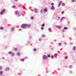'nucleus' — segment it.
I'll list each match as a JSON object with an SVG mask.
<instances>
[{
    "label": "nucleus",
    "mask_w": 76,
    "mask_h": 76,
    "mask_svg": "<svg viewBox=\"0 0 76 76\" xmlns=\"http://www.w3.org/2000/svg\"><path fill=\"white\" fill-rule=\"evenodd\" d=\"M12 8H13L14 9H15V8H16V6L15 5H14L12 6Z\"/></svg>",
    "instance_id": "obj_12"
},
{
    "label": "nucleus",
    "mask_w": 76,
    "mask_h": 76,
    "mask_svg": "<svg viewBox=\"0 0 76 76\" xmlns=\"http://www.w3.org/2000/svg\"><path fill=\"white\" fill-rule=\"evenodd\" d=\"M51 58H54V56H52L51 57Z\"/></svg>",
    "instance_id": "obj_30"
},
{
    "label": "nucleus",
    "mask_w": 76,
    "mask_h": 76,
    "mask_svg": "<svg viewBox=\"0 0 76 76\" xmlns=\"http://www.w3.org/2000/svg\"><path fill=\"white\" fill-rule=\"evenodd\" d=\"M14 50L15 51H18V48H14Z\"/></svg>",
    "instance_id": "obj_11"
},
{
    "label": "nucleus",
    "mask_w": 76,
    "mask_h": 76,
    "mask_svg": "<svg viewBox=\"0 0 76 76\" xmlns=\"http://www.w3.org/2000/svg\"><path fill=\"white\" fill-rule=\"evenodd\" d=\"M36 50H37L36 49H34V51H36Z\"/></svg>",
    "instance_id": "obj_33"
},
{
    "label": "nucleus",
    "mask_w": 76,
    "mask_h": 76,
    "mask_svg": "<svg viewBox=\"0 0 76 76\" xmlns=\"http://www.w3.org/2000/svg\"><path fill=\"white\" fill-rule=\"evenodd\" d=\"M2 12H3V13H4V12H5V10H4V9L3 10H2Z\"/></svg>",
    "instance_id": "obj_19"
},
{
    "label": "nucleus",
    "mask_w": 76,
    "mask_h": 76,
    "mask_svg": "<svg viewBox=\"0 0 76 76\" xmlns=\"http://www.w3.org/2000/svg\"><path fill=\"white\" fill-rule=\"evenodd\" d=\"M3 29H4V28L3 27H0V29H1V30H2Z\"/></svg>",
    "instance_id": "obj_17"
},
{
    "label": "nucleus",
    "mask_w": 76,
    "mask_h": 76,
    "mask_svg": "<svg viewBox=\"0 0 76 76\" xmlns=\"http://www.w3.org/2000/svg\"><path fill=\"white\" fill-rule=\"evenodd\" d=\"M41 29H42V30H43L44 29V28H43V27L41 28Z\"/></svg>",
    "instance_id": "obj_36"
},
{
    "label": "nucleus",
    "mask_w": 76,
    "mask_h": 76,
    "mask_svg": "<svg viewBox=\"0 0 76 76\" xmlns=\"http://www.w3.org/2000/svg\"><path fill=\"white\" fill-rule=\"evenodd\" d=\"M45 26V24H43L42 25V27H43V26Z\"/></svg>",
    "instance_id": "obj_24"
},
{
    "label": "nucleus",
    "mask_w": 76,
    "mask_h": 76,
    "mask_svg": "<svg viewBox=\"0 0 76 76\" xmlns=\"http://www.w3.org/2000/svg\"><path fill=\"white\" fill-rule=\"evenodd\" d=\"M64 29H68V28L67 27H65L64 28Z\"/></svg>",
    "instance_id": "obj_10"
},
{
    "label": "nucleus",
    "mask_w": 76,
    "mask_h": 76,
    "mask_svg": "<svg viewBox=\"0 0 76 76\" xmlns=\"http://www.w3.org/2000/svg\"><path fill=\"white\" fill-rule=\"evenodd\" d=\"M62 3V2L61 1H60L59 2V4L58 5L59 6H60L61 5V4Z\"/></svg>",
    "instance_id": "obj_6"
},
{
    "label": "nucleus",
    "mask_w": 76,
    "mask_h": 76,
    "mask_svg": "<svg viewBox=\"0 0 76 76\" xmlns=\"http://www.w3.org/2000/svg\"><path fill=\"white\" fill-rule=\"evenodd\" d=\"M72 2H75V0H72Z\"/></svg>",
    "instance_id": "obj_38"
},
{
    "label": "nucleus",
    "mask_w": 76,
    "mask_h": 76,
    "mask_svg": "<svg viewBox=\"0 0 76 76\" xmlns=\"http://www.w3.org/2000/svg\"><path fill=\"white\" fill-rule=\"evenodd\" d=\"M3 72L2 71H0V75H1L3 74Z\"/></svg>",
    "instance_id": "obj_8"
},
{
    "label": "nucleus",
    "mask_w": 76,
    "mask_h": 76,
    "mask_svg": "<svg viewBox=\"0 0 76 76\" xmlns=\"http://www.w3.org/2000/svg\"><path fill=\"white\" fill-rule=\"evenodd\" d=\"M56 27H57V28H58L59 29H60V27H59V26H56Z\"/></svg>",
    "instance_id": "obj_16"
},
{
    "label": "nucleus",
    "mask_w": 76,
    "mask_h": 76,
    "mask_svg": "<svg viewBox=\"0 0 76 76\" xmlns=\"http://www.w3.org/2000/svg\"><path fill=\"white\" fill-rule=\"evenodd\" d=\"M44 11L45 12H47L48 10L47 9V8H45L44 9Z\"/></svg>",
    "instance_id": "obj_4"
},
{
    "label": "nucleus",
    "mask_w": 76,
    "mask_h": 76,
    "mask_svg": "<svg viewBox=\"0 0 76 76\" xmlns=\"http://www.w3.org/2000/svg\"><path fill=\"white\" fill-rule=\"evenodd\" d=\"M26 27H27L28 28H29L31 27V25L26 24Z\"/></svg>",
    "instance_id": "obj_3"
},
{
    "label": "nucleus",
    "mask_w": 76,
    "mask_h": 76,
    "mask_svg": "<svg viewBox=\"0 0 76 76\" xmlns=\"http://www.w3.org/2000/svg\"><path fill=\"white\" fill-rule=\"evenodd\" d=\"M58 44L59 46H61V43H59Z\"/></svg>",
    "instance_id": "obj_21"
},
{
    "label": "nucleus",
    "mask_w": 76,
    "mask_h": 76,
    "mask_svg": "<svg viewBox=\"0 0 76 76\" xmlns=\"http://www.w3.org/2000/svg\"><path fill=\"white\" fill-rule=\"evenodd\" d=\"M59 19H60V17H58Z\"/></svg>",
    "instance_id": "obj_46"
},
{
    "label": "nucleus",
    "mask_w": 76,
    "mask_h": 76,
    "mask_svg": "<svg viewBox=\"0 0 76 76\" xmlns=\"http://www.w3.org/2000/svg\"><path fill=\"white\" fill-rule=\"evenodd\" d=\"M15 14H16V15H18V11H16L15 12Z\"/></svg>",
    "instance_id": "obj_14"
},
{
    "label": "nucleus",
    "mask_w": 76,
    "mask_h": 76,
    "mask_svg": "<svg viewBox=\"0 0 76 76\" xmlns=\"http://www.w3.org/2000/svg\"><path fill=\"white\" fill-rule=\"evenodd\" d=\"M21 61H23V59H21Z\"/></svg>",
    "instance_id": "obj_43"
},
{
    "label": "nucleus",
    "mask_w": 76,
    "mask_h": 76,
    "mask_svg": "<svg viewBox=\"0 0 76 76\" xmlns=\"http://www.w3.org/2000/svg\"><path fill=\"white\" fill-rule=\"evenodd\" d=\"M43 59L44 60H46V59H48V57L46 55H44L42 57Z\"/></svg>",
    "instance_id": "obj_2"
},
{
    "label": "nucleus",
    "mask_w": 76,
    "mask_h": 76,
    "mask_svg": "<svg viewBox=\"0 0 76 76\" xmlns=\"http://www.w3.org/2000/svg\"><path fill=\"white\" fill-rule=\"evenodd\" d=\"M20 55V54L19 53H17V56H19Z\"/></svg>",
    "instance_id": "obj_15"
},
{
    "label": "nucleus",
    "mask_w": 76,
    "mask_h": 76,
    "mask_svg": "<svg viewBox=\"0 0 76 76\" xmlns=\"http://www.w3.org/2000/svg\"><path fill=\"white\" fill-rule=\"evenodd\" d=\"M1 15H3V12H1Z\"/></svg>",
    "instance_id": "obj_27"
},
{
    "label": "nucleus",
    "mask_w": 76,
    "mask_h": 76,
    "mask_svg": "<svg viewBox=\"0 0 76 76\" xmlns=\"http://www.w3.org/2000/svg\"><path fill=\"white\" fill-rule=\"evenodd\" d=\"M14 28H12V31H14Z\"/></svg>",
    "instance_id": "obj_20"
},
{
    "label": "nucleus",
    "mask_w": 76,
    "mask_h": 76,
    "mask_svg": "<svg viewBox=\"0 0 76 76\" xmlns=\"http://www.w3.org/2000/svg\"><path fill=\"white\" fill-rule=\"evenodd\" d=\"M64 18L63 17L61 19V20H63V19H64Z\"/></svg>",
    "instance_id": "obj_35"
},
{
    "label": "nucleus",
    "mask_w": 76,
    "mask_h": 76,
    "mask_svg": "<svg viewBox=\"0 0 76 76\" xmlns=\"http://www.w3.org/2000/svg\"><path fill=\"white\" fill-rule=\"evenodd\" d=\"M14 55H15V54L13 53H12V56H14Z\"/></svg>",
    "instance_id": "obj_25"
},
{
    "label": "nucleus",
    "mask_w": 76,
    "mask_h": 76,
    "mask_svg": "<svg viewBox=\"0 0 76 76\" xmlns=\"http://www.w3.org/2000/svg\"><path fill=\"white\" fill-rule=\"evenodd\" d=\"M26 24H23L21 26V27L23 29H26Z\"/></svg>",
    "instance_id": "obj_1"
},
{
    "label": "nucleus",
    "mask_w": 76,
    "mask_h": 76,
    "mask_svg": "<svg viewBox=\"0 0 76 76\" xmlns=\"http://www.w3.org/2000/svg\"><path fill=\"white\" fill-rule=\"evenodd\" d=\"M48 57L50 58V55H48Z\"/></svg>",
    "instance_id": "obj_29"
},
{
    "label": "nucleus",
    "mask_w": 76,
    "mask_h": 76,
    "mask_svg": "<svg viewBox=\"0 0 76 76\" xmlns=\"http://www.w3.org/2000/svg\"><path fill=\"white\" fill-rule=\"evenodd\" d=\"M6 71H8V70H9V68H7L6 69Z\"/></svg>",
    "instance_id": "obj_7"
},
{
    "label": "nucleus",
    "mask_w": 76,
    "mask_h": 76,
    "mask_svg": "<svg viewBox=\"0 0 76 76\" xmlns=\"http://www.w3.org/2000/svg\"><path fill=\"white\" fill-rule=\"evenodd\" d=\"M31 19H34V17H31Z\"/></svg>",
    "instance_id": "obj_32"
},
{
    "label": "nucleus",
    "mask_w": 76,
    "mask_h": 76,
    "mask_svg": "<svg viewBox=\"0 0 76 76\" xmlns=\"http://www.w3.org/2000/svg\"><path fill=\"white\" fill-rule=\"evenodd\" d=\"M34 12L36 13H37V12H38V10L37 9H34Z\"/></svg>",
    "instance_id": "obj_5"
},
{
    "label": "nucleus",
    "mask_w": 76,
    "mask_h": 76,
    "mask_svg": "<svg viewBox=\"0 0 76 76\" xmlns=\"http://www.w3.org/2000/svg\"><path fill=\"white\" fill-rule=\"evenodd\" d=\"M51 29L50 28H49V31H51Z\"/></svg>",
    "instance_id": "obj_37"
},
{
    "label": "nucleus",
    "mask_w": 76,
    "mask_h": 76,
    "mask_svg": "<svg viewBox=\"0 0 76 76\" xmlns=\"http://www.w3.org/2000/svg\"><path fill=\"white\" fill-rule=\"evenodd\" d=\"M1 69H2V67L0 66V69L1 70Z\"/></svg>",
    "instance_id": "obj_34"
},
{
    "label": "nucleus",
    "mask_w": 76,
    "mask_h": 76,
    "mask_svg": "<svg viewBox=\"0 0 76 76\" xmlns=\"http://www.w3.org/2000/svg\"><path fill=\"white\" fill-rule=\"evenodd\" d=\"M45 37V35L44 34H43L42 36V37L43 38H44V37Z\"/></svg>",
    "instance_id": "obj_13"
},
{
    "label": "nucleus",
    "mask_w": 76,
    "mask_h": 76,
    "mask_svg": "<svg viewBox=\"0 0 76 76\" xmlns=\"http://www.w3.org/2000/svg\"><path fill=\"white\" fill-rule=\"evenodd\" d=\"M18 1V0H14V1Z\"/></svg>",
    "instance_id": "obj_39"
},
{
    "label": "nucleus",
    "mask_w": 76,
    "mask_h": 76,
    "mask_svg": "<svg viewBox=\"0 0 76 76\" xmlns=\"http://www.w3.org/2000/svg\"><path fill=\"white\" fill-rule=\"evenodd\" d=\"M62 32H64V30H62Z\"/></svg>",
    "instance_id": "obj_44"
},
{
    "label": "nucleus",
    "mask_w": 76,
    "mask_h": 76,
    "mask_svg": "<svg viewBox=\"0 0 76 76\" xmlns=\"http://www.w3.org/2000/svg\"><path fill=\"white\" fill-rule=\"evenodd\" d=\"M51 9L52 10H54V7H52L51 8Z\"/></svg>",
    "instance_id": "obj_9"
},
{
    "label": "nucleus",
    "mask_w": 76,
    "mask_h": 76,
    "mask_svg": "<svg viewBox=\"0 0 76 76\" xmlns=\"http://www.w3.org/2000/svg\"><path fill=\"white\" fill-rule=\"evenodd\" d=\"M51 6H54V4L53 3H51Z\"/></svg>",
    "instance_id": "obj_28"
},
{
    "label": "nucleus",
    "mask_w": 76,
    "mask_h": 76,
    "mask_svg": "<svg viewBox=\"0 0 76 76\" xmlns=\"http://www.w3.org/2000/svg\"><path fill=\"white\" fill-rule=\"evenodd\" d=\"M62 6H65V4L64 3H63L62 4Z\"/></svg>",
    "instance_id": "obj_18"
},
{
    "label": "nucleus",
    "mask_w": 76,
    "mask_h": 76,
    "mask_svg": "<svg viewBox=\"0 0 76 76\" xmlns=\"http://www.w3.org/2000/svg\"><path fill=\"white\" fill-rule=\"evenodd\" d=\"M23 61L25 60V59H23Z\"/></svg>",
    "instance_id": "obj_45"
},
{
    "label": "nucleus",
    "mask_w": 76,
    "mask_h": 76,
    "mask_svg": "<svg viewBox=\"0 0 76 76\" xmlns=\"http://www.w3.org/2000/svg\"><path fill=\"white\" fill-rule=\"evenodd\" d=\"M2 59H4V57H2Z\"/></svg>",
    "instance_id": "obj_42"
},
{
    "label": "nucleus",
    "mask_w": 76,
    "mask_h": 76,
    "mask_svg": "<svg viewBox=\"0 0 76 76\" xmlns=\"http://www.w3.org/2000/svg\"><path fill=\"white\" fill-rule=\"evenodd\" d=\"M62 14H64V11H63L62 12V13H61Z\"/></svg>",
    "instance_id": "obj_26"
},
{
    "label": "nucleus",
    "mask_w": 76,
    "mask_h": 76,
    "mask_svg": "<svg viewBox=\"0 0 76 76\" xmlns=\"http://www.w3.org/2000/svg\"><path fill=\"white\" fill-rule=\"evenodd\" d=\"M56 56V54H54V57H55V56Z\"/></svg>",
    "instance_id": "obj_40"
},
{
    "label": "nucleus",
    "mask_w": 76,
    "mask_h": 76,
    "mask_svg": "<svg viewBox=\"0 0 76 76\" xmlns=\"http://www.w3.org/2000/svg\"><path fill=\"white\" fill-rule=\"evenodd\" d=\"M67 58H68V57L67 56H66L65 57V58H66V59H67Z\"/></svg>",
    "instance_id": "obj_31"
},
{
    "label": "nucleus",
    "mask_w": 76,
    "mask_h": 76,
    "mask_svg": "<svg viewBox=\"0 0 76 76\" xmlns=\"http://www.w3.org/2000/svg\"><path fill=\"white\" fill-rule=\"evenodd\" d=\"M73 50H75V49H76V47H73Z\"/></svg>",
    "instance_id": "obj_22"
},
{
    "label": "nucleus",
    "mask_w": 76,
    "mask_h": 76,
    "mask_svg": "<svg viewBox=\"0 0 76 76\" xmlns=\"http://www.w3.org/2000/svg\"><path fill=\"white\" fill-rule=\"evenodd\" d=\"M39 41H41V39H39Z\"/></svg>",
    "instance_id": "obj_41"
},
{
    "label": "nucleus",
    "mask_w": 76,
    "mask_h": 76,
    "mask_svg": "<svg viewBox=\"0 0 76 76\" xmlns=\"http://www.w3.org/2000/svg\"><path fill=\"white\" fill-rule=\"evenodd\" d=\"M9 54H12V52L11 51L9 52Z\"/></svg>",
    "instance_id": "obj_23"
}]
</instances>
